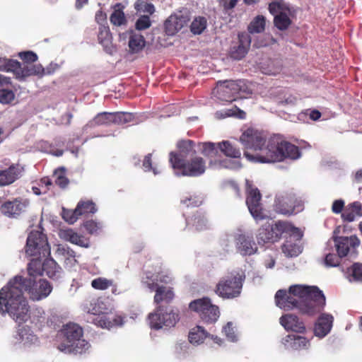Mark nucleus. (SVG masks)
<instances>
[{
	"label": "nucleus",
	"instance_id": "1",
	"mask_svg": "<svg viewBox=\"0 0 362 362\" xmlns=\"http://www.w3.org/2000/svg\"><path fill=\"white\" fill-rule=\"evenodd\" d=\"M35 276L23 279L16 276L0 291V313H8L16 322L21 323L28 318V305L23 296L27 291L33 300L47 298L52 290L49 283L42 279L36 280Z\"/></svg>",
	"mask_w": 362,
	"mask_h": 362
},
{
	"label": "nucleus",
	"instance_id": "2",
	"mask_svg": "<svg viewBox=\"0 0 362 362\" xmlns=\"http://www.w3.org/2000/svg\"><path fill=\"white\" fill-rule=\"evenodd\" d=\"M240 141L245 148L244 156L250 162L271 163L300 157L295 145L277 136L266 139L262 132L252 128L245 130Z\"/></svg>",
	"mask_w": 362,
	"mask_h": 362
},
{
	"label": "nucleus",
	"instance_id": "3",
	"mask_svg": "<svg viewBox=\"0 0 362 362\" xmlns=\"http://www.w3.org/2000/svg\"><path fill=\"white\" fill-rule=\"evenodd\" d=\"M275 301L281 309L297 308L303 314L313 315L325 306V297L317 286L297 284L290 286L288 292L278 291Z\"/></svg>",
	"mask_w": 362,
	"mask_h": 362
},
{
	"label": "nucleus",
	"instance_id": "4",
	"mask_svg": "<svg viewBox=\"0 0 362 362\" xmlns=\"http://www.w3.org/2000/svg\"><path fill=\"white\" fill-rule=\"evenodd\" d=\"M25 252L33 257L28 264V271L30 276L46 274L51 279H59L62 268L51 257L50 248L46 236L39 231H31L28 237Z\"/></svg>",
	"mask_w": 362,
	"mask_h": 362
},
{
	"label": "nucleus",
	"instance_id": "5",
	"mask_svg": "<svg viewBox=\"0 0 362 362\" xmlns=\"http://www.w3.org/2000/svg\"><path fill=\"white\" fill-rule=\"evenodd\" d=\"M178 153H170V163L177 176L197 177L206 169L205 160L196 155V144L191 140L180 141L177 144Z\"/></svg>",
	"mask_w": 362,
	"mask_h": 362
},
{
	"label": "nucleus",
	"instance_id": "6",
	"mask_svg": "<svg viewBox=\"0 0 362 362\" xmlns=\"http://www.w3.org/2000/svg\"><path fill=\"white\" fill-rule=\"evenodd\" d=\"M173 277L167 273L152 274L146 272L141 278V285L150 292H155L153 301L158 304L161 302L170 303L175 296L173 288L170 286Z\"/></svg>",
	"mask_w": 362,
	"mask_h": 362
},
{
	"label": "nucleus",
	"instance_id": "7",
	"mask_svg": "<svg viewBox=\"0 0 362 362\" xmlns=\"http://www.w3.org/2000/svg\"><path fill=\"white\" fill-rule=\"evenodd\" d=\"M83 330L75 323H68L59 332L60 340L58 349L65 354H83L90 348V344L82 339Z\"/></svg>",
	"mask_w": 362,
	"mask_h": 362
},
{
	"label": "nucleus",
	"instance_id": "8",
	"mask_svg": "<svg viewBox=\"0 0 362 362\" xmlns=\"http://www.w3.org/2000/svg\"><path fill=\"white\" fill-rule=\"evenodd\" d=\"M245 276L241 270L235 269L223 275L218 281L216 293L223 298H234L240 296Z\"/></svg>",
	"mask_w": 362,
	"mask_h": 362
},
{
	"label": "nucleus",
	"instance_id": "9",
	"mask_svg": "<svg viewBox=\"0 0 362 362\" xmlns=\"http://www.w3.org/2000/svg\"><path fill=\"white\" fill-rule=\"evenodd\" d=\"M178 321V312L169 307L158 306L148 315L149 325L155 329L174 327Z\"/></svg>",
	"mask_w": 362,
	"mask_h": 362
},
{
	"label": "nucleus",
	"instance_id": "10",
	"mask_svg": "<svg viewBox=\"0 0 362 362\" xmlns=\"http://www.w3.org/2000/svg\"><path fill=\"white\" fill-rule=\"evenodd\" d=\"M291 228V223L286 221H276L268 223L261 227L257 235V240L259 245H264L267 243H274L278 241L283 234L288 232Z\"/></svg>",
	"mask_w": 362,
	"mask_h": 362
},
{
	"label": "nucleus",
	"instance_id": "11",
	"mask_svg": "<svg viewBox=\"0 0 362 362\" xmlns=\"http://www.w3.org/2000/svg\"><path fill=\"white\" fill-rule=\"evenodd\" d=\"M0 71H12L20 80L30 76H42L45 74L42 65L22 66L19 62L8 59H0Z\"/></svg>",
	"mask_w": 362,
	"mask_h": 362
},
{
	"label": "nucleus",
	"instance_id": "12",
	"mask_svg": "<svg viewBox=\"0 0 362 362\" xmlns=\"http://www.w3.org/2000/svg\"><path fill=\"white\" fill-rule=\"evenodd\" d=\"M269 13L274 16V26L279 30H286L292 23L289 6L283 0L271 2L268 7Z\"/></svg>",
	"mask_w": 362,
	"mask_h": 362
},
{
	"label": "nucleus",
	"instance_id": "13",
	"mask_svg": "<svg viewBox=\"0 0 362 362\" xmlns=\"http://www.w3.org/2000/svg\"><path fill=\"white\" fill-rule=\"evenodd\" d=\"M189 308L197 313L206 323H214L220 316L218 308L213 305L209 298L194 300L189 303Z\"/></svg>",
	"mask_w": 362,
	"mask_h": 362
},
{
	"label": "nucleus",
	"instance_id": "14",
	"mask_svg": "<svg viewBox=\"0 0 362 362\" xmlns=\"http://www.w3.org/2000/svg\"><path fill=\"white\" fill-rule=\"evenodd\" d=\"M236 251L242 256H251L256 254L258 247L251 234L238 228L233 234Z\"/></svg>",
	"mask_w": 362,
	"mask_h": 362
},
{
	"label": "nucleus",
	"instance_id": "15",
	"mask_svg": "<svg viewBox=\"0 0 362 362\" xmlns=\"http://www.w3.org/2000/svg\"><path fill=\"white\" fill-rule=\"evenodd\" d=\"M247 199L246 204L248 209L255 220H262L265 218L261 205V195L257 188L254 187L250 181L246 180Z\"/></svg>",
	"mask_w": 362,
	"mask_h": 362
},
{
	"label": "nucleus",
	"instance_id": "16",
	"mask_svg": "<svg viewBox=\"0 0 362 362\" xmlns=\"http://www.w3.org/2000/svg\"><path fill=\"white\" fill-rule=\"evenodd\" d=\"M30 204L27 199L18 197L4 202L0 208L1 214L9 218H16L26 211Z\"/></svg>",
	"mask_w": 362,
	"mask_h": 362
},
{
	"label": "nucleus",
	"instance_id": "17",
	"mask_svg": "<svg viewBox=\"0 0 362 362\" xmlns=\"http://www.w3.org/2000/svg\"><path fill=\"white\" fill-rule=\"evenodd\" d=\"M303 209V204L300 200L294 197H281L276 201V210L284 215H292L300 212Z\"/></svg>",
	"mask_w": 362,
	"mask_h": 362
},
{
	"label": "nucleus",
	"instance_id": "18",
	"mask_svg": "<svg viewBox=\"0 0 362 362\" xmlns=\"http://www.w3.org/2000/svg\"><path fill=\"white\" fill-rule=\"evenodd\" d=\"M59 237L66 242L78 245L81 247L88 248L90 246L88 238L76 232L71 228H63L59 231Z\"/></svg>",
	"mask_w": 362,
	"mask_h": 362
},
{
	"label": "nucleus",
	"instance_id": "19",
	"mask_svg": "<svg viewBox=\"0 0 362 362\" xmlns=\"http://www.w3.org/2000/svg\"><path fill=\"white\" fill-rule=\"evenodd\" d=\"M238 45L230 49V57L235 60H240L247 54L251 44L250 36L245 33L238 34Z\"/></svg>",
	"mask_w": 362,
	"mask_h": 362
},
{
	"label": "nucleus",
	"instance_id": "20",
	"mask_svg": "<svg viewBox=\"0 0 362 362\" xmlns=\"http://www.w3.org/2000/svg\"><path fill=\"white\" fill-rule=\"evenodd\" d=\"M284 348L288 350L308 349L310 347V341L305 337L288 334L281 341Z\"/></svg>",
	"mask_w": 362,
	"mask_h": 362
},
{
	"label": "nucleus",
	"instance_id": "21",
	"mask_svg": "<svg viewBox=\"0 0 362 362\" xmlns=\"http://www.w3.org/2000/svg\"><path fill=\"white\" fill-rule=\"evenodd\" d=\"M24 168L19 164L11 165L7 169L0 170V186H6L13 183L21 177Z\"/></svg>",
	"mask_w": 362,
	"mask_h": 362
},
{
	"label": "nucleus",
	"instance_id": "22",
	"mask_svg": "<svg viewBox=\"0 0 362 362\" xmlns=\"http://www.w3.org/2000/svg\"><path fill=\"white\" fill-rule=\"evenodd\" d=\"M334 317L327 313L321 314L314 326V334L319 338L327 336L332 327Z\"/></svg>",
	"mask_w": 362,
	"mask_h": 362
},
{
	"label": "nucleus",
	"instance_id": "23",
	"mask_svg": "<svg viewBox=\"0 0 362 362\" xmlns=\"http://www.w3.org/2000/svg\"><path fill=\"white\" fill-rule=\"evenodd\" d=\"M339 256H346L349 250L359 245V240L356 236L339 237L334 240Z\"/></svg>",
	"mask_w": 362,
	"mask_h": 362
},
{
	"label": "nucleus",
	"instance_id": "24",
	"mask_svg": "<svg viewBox=\"0 0 362 362\" xmlns=\"http://www.w3.org/2000/svg\"><path fill=\"white\" fill-rule=\"evenodd\" d=\"M37 341V337L28 327L20 328L12 340L13 344H22L23 346H29L32 344H35Z\"/></svg>",
	"mask_w": 362,
	"mask_h": 362
},
{
	"label": "nucleus",
	"instance_id": "25",
	"mask_svg": "<svg viewBox=\"0 0 362 362\" xmlns=\"http://www.w3.org/2000/svg\"><path fill=\"white\" fill-rule=\"evenodd\" d=\"M189 21L187 16L183 15H171L165 22L166 33L173 35L180 30Z\"/></svg>",
	"mask_w": 362,
	"mask_h": 362
},
{
	"label": "nucleus",
	"instance_id": "26",
	"mask_svg": "<svg viewBox=\"0 0 362 362\" xmlns=\"http://www.w3.org/2000/svg\"><path fill=\"white\" fill-rule=\"evenodd\" d=\"M95 324L102 328L110 329L123 324V317L115 314L112 310L95 319Z\"/></svg>",
	"mask_w": 362,
	"mask_h": 362
},
{
	"label": "nucleus",
	"instance_id": "27",
	"mask_svg": "<svg viewBox=\"0 0 362 362\" xmlns=\"http://www.w3.org/2000/svg\"><path fill=\"white\" fill-rule=\"evenodd\" d=\"M281 325L286 329L296 332H303L305 326L298 317L292 314H286L280 318Z\"/></svg>",
	"mask_w": 362,
	"mask_h": 362
},
{
	"label": "nucleus",
	"instance_id": "28",
	"mask_svg": "<svg viewBox=\"0 0 362 362\" xmlns=\"http://www.w3.org/2000/svg\"><path fill=\"white\" fill-rule=\"evenodd\" d=\"M55 252L64 259V263L68 267H74L77 262L75 252L67 245H58Z\"/></svg>",
	"mask_w": 362,
	"mask_h": 362
},
{
	"label": "nucleus",
	"instance_id": "29",
	"mask_svg": "<svg viewBox=\"0 0 362 362\" xmlns=\"http://www.w3.org/2000/svg\"><path fill=\"white\" fill-rule=\"evenodd\" d=\"M216 88L220 90L228 89L229 90H247V87L244 80H224L216 83Z\"/></svg>",
	"mask_w": 362,
	"mask_h": 362
},
{
	"label": "nucleus",
	"instance_id": "30",
	"mask_svg": "<svg viewBox=\"0 0 362 362\" xmlns=\"http://www.w3.org/2000/svg\"><path fill=\"white\" fill-rule=\"evenodd\" d=\"M110 310H112V308L107 305V302L100 298L96 299L91 303L90 308L87 310L88 313L98 315V317L108 314V311Z\"/></svg>",
	"mask_w": 362,
	"mask_h": 362
},
{
	"label": "nucleus",
	"instance_id": "31",
	"mask_svg": "<svg viewBox=\"0 0 362 362\" xmlns=\"http://www.w3.org/2000/svg\"><path fill=\"white\" fill-rule=\"evenodd\" d=\"M209 333L201 326L192 328L189 332V341L193 345H199L208 337Z\"/></svg>",
	"mask_w": 362,
	"mask_h": 362
},
{
	"label": "nucleus",
	"instance_id": "32",
	"mask_svg": "<svg viewBox=\"0 0 362 362\" xmlns=\"http://www.w3.org/2000/svg\"><path fill=\"white\" fill-rule=\"evenodd\" d=\"M209 166L213 169H238L241 167V164L239 160H232L228 158L223 160L210 158Z\"/></svg>",
	"mask_w": 362,
	"mask_h": 362
},
{
	"label": "nucleus",
	"instance_id": "33",
	"mask_svg": "<svg viewBox=\"0 0 362 362\" xmlns=\"http://www.w3.org/2000/svg\"><path fill=\"white\" fill-rule=\"evenodd\" d=\"M114 11L110 15V21L112 24L116 26H120L126 23L127 20L125 18L123 10L124 6L121 3H117L114 6Z\"/></svg>",
	"mask_w": 362,
	"mask_h": 362
},
{
	"label": "nucleus",
	"instance_id": "34",
	"mask_svg": "<svg viewBox=\"0 0 362 362\" xmlns=\"http://www.w3.org/2000/svg\"><path fill=\"white\" fill-rule=\"evenodd\" d=\"M217 147L227 157L239 158L241 152L239 148H235L229 141H223L217 144Z\"/></svg>",
	"mask_w": 362,
	"mask_h": 362
},
{
	"label": "nucleus",
	"instance_id": "35",
	"mask_svg": "<svg viewBox=\"0 0 362 362\" xmlns=\"http://www.w3.org/2000/svg\"><path fill=\"white\" fill-rule=\"evenodd\" d=\"M361 204L358 202H354L344 211L341 217L344 220L351 222L354 221L356 217L361 216Z\"/></svg>",
	"mask_w": 362,
	"mask_h": 362
},
{
	"label": "nucleus",
	"instance_id": "36",
	"mask_svg": "<svg viewBox=\"0 0 362 362\" xmlns=\"http://www.w3.org/2000/svg\"><path fill=\"white\" fill-rule=\"evenodd\" d=\"M113 124L112 112H101L98 114L93 120L90 121L88 126L94 127L99 125H110Z\"/></svg>",
	"mask_w": 362,
	"mask_h": 362
},
{
	"label": "nucleus",
	"instance_id": "37",
	"mask_svg": "<svg viewBox=\"0 0 362 362\" xmlns=\"http://www.w3.org/2000/svg\"><path fill=\"white\" fill-rule=\"evenodd\" d=\"M146 41L143 35H132L129 40V47L132 53H138L145 46Z\"/></svg>",
	"mask_w": 362,
	"mask_h": 362
},
{
	"label": "nucleus",
	"instance_id": "38",
	"mask_svg": "<svg viewBox=\"0 0 362 362\" xmlns=\"http://www.w3.org/2000/svg\"><path fill=\"white\" fill-rule=\"evenodd\" d=\"M266 18L261 15L256 16L249 24L247 30L250 33H260L265 29Z\"/></svg>",
	"mask_w": 362,
	"mask_h": 362
},
{
	"label": "nucleus",
	"instance_id": "39",
	"mask_svg": "<svg viewBox=\"0 0 362 362\" xmlns=\"http://www.w3.org/2000/svg\"><path fill=\"white\" fill-rule=\"evenodd\" d=\"M346 278L350 281H362V266L356 263L347 269Z\"/></svg>",
	"mask_w": 362,
	"mask_h": 362
},
{
	"label": "nucleus",
	"instance_id": "40",
	"mask_svg": "<svg viewBox=\"0 0 362 362\" xmlns=\"http://www.w3.org/2000/svg\"><path fill=\"white\" fill-rule=\"evenodd\" d=\"M216 146H217V144L212 142H200L196 144V151L199 150L206 157H212L217 153Z\"/></svg>",
	"mask_w": 362,
	"mask_h": 362
},
{
	"label": "nucleus",
	"instance_id": "41",
	"mask_svg": "<svg viewBox=\"0 0 362 362\" xmlns=\"http://www.w3.org/2000/svg\"><path fill=\"white\" fill-rule=\"evenodd\" d=\"M207 20L205 17H196L190 25V30L194 35H200L206 28Z\"/></svg>",
	"mask_w": 362,
	"mask_h": 362
},
{
	"label": "nucleus",
	"instance_id": "42",
	"mask_svg": "<svg viewBox=\"0 0 362 362\" xmlns=\"http://www.w3.org/2000/svg\"><path fill=\"white\" fill-rule=\"evenodd\" d=\"M134 115L130 112H112L113 124H124L134 122Z\"/></svg>",
	"mask_w": 362,
	"mask_h": 362
},
{
	"label": "nucleus",
	"instance_id": "43",
	"mask_svg": "<svg viewBox=\"0 0 362 362\" xmlns=\"http://www.w3.org/2000/svg\"><path fill=\"white\" fill-rule=\"evenodd\" d=\"M282 251L286 256L293 257H296L301 253L302 249L300 245L296 243H292L290 241H286L283 247Z\"/></svg>",
	"mask_w": 362,
	"mask_h": 362
},
{
	"label": "nucleus",
	"instance_id": "44",
	"mask_svg": "<svg viewBox=\"0 0 362 362\" xmlns=\"http://www.w3.org/2000/svg\"><path fill=\"white\" fill-rule=\"evenodd\" d=\"M113 280L105 277H98L91 281V286L95 290H107L113 285Z\"/></svg>",
	"mask_w": 362,
	"mask_h": 362
},
{
	"label": "nucleus",
	"instance_id": "45",
	"mask_svg": "<svg viewBox=\"0 0 362 362\" xmlns=\"http://www.w3.org/2000/svg\"><path fill=\"white\" fill-rule=\"evenodd\" d=\"M81 206L82 204H78L74 211L63 209L62 215L64 220L69 224L74 223L79 217L78 213Z\"/></svg>",
	"mask_w": 362,
	"mask_h": 362
},
{
	"label": "nucleus",
	"instance_id": "46",
	"mask_svg": "<svg viewBox=\"0 0 362 362\" xmlns=\"http://www.w3.org/2000/svg\"><path fill=\"white\" fill-rule=\"evenodd\" d=\"M187 223H192L198 230H204L208 226L207 218L202 214H196L190 221L187 220Z\"/></svg>",
	"mask_w": 362,
	"mask_h": 362
},
{
	"label": "nucleus",
	"instance_id": "47",
	"mask_svg": "<svg viewBox=\"0 0 362 362\" xmlns=\"http://www.w3.org/2000/svg\"><path fill=\"white\" fill-rule=\"evenodd\" d=\"M18 56L24 63L23 64H22V66H35L38 65L33 64V63L35 62L37 60V56L35 52L32 51H25L20 52L18 54Z\"/></svg>",
	"mask_w": 362,
	"mask_h": 362
},
{
	"label": "nucleus",
	"instance_id": "48",
	"mask_svg": "<svg viewBox=\"0 0 362 362\" xmlns=\"http://www.w3.org/2000/svg\"><path fill=\"white\" fill-rule=\"evenodd\" d=\"M134 8L138 12H143L152 15L155 11L153 4L144 0H137L134 4Z\"/></svg>",
	"mask_w": 362,
	"mask_h": 362
},
{
	"label": "nucleus",
	"instance_id": "49",
	"mask_svg": "<svg viewBox=\"0 0 362 362\" xmlns=\"http://www.w3.org/2000/svg\"><path fill=\"white\" fill-rule=\"evenodd\" d=\"M245 113L238 109H227L216 112V117L218 119L226 118L227 117L237 116L239 118H244Z\"/></svg>",
	"mask_w": 362,
	"mask_h": 362
},
{
	"label": "nucleus",
	"instance_id": "50",
	"mask_svg": "<svg viewBox=\"0 0 362 362\" xmlns=\"http://www.w3.org/2000/svg\"><path fill=\"white\" fill-rule=\"evenodd\" d=\"M223 332L228 341L232 342L237 341L238 334L236 333L235 327L233 326L232 322H228L226 325L223 327Z\"/></svg>",
	"mask_w": 362,
	"mask_h": 362
},
{
	"label": "nucleus",
	"instance_id": "51",
	"mask_svg": "<svg viewBox=\"0 0 362 362\" xmlns=\"http://www.w3.org/2000/svg\"><path fill=\"white\" fill-rule=\"evenodd\" d=\"M143 168L145 171H152L155 175L160 173L161 170L158 165L153 166L151 160V154L149 153L145 156L143 160Z\"/></svg>",
	"mask_w": 362,
	"mask_h": 362
},
{
	"label": "nucleus",
	"instance_id": "52",
	"mask_svg": "<svg viewBox=\"0 0 362 362\" xmlns=\"http://www.w3.org/2000/svg\"><path fill=\"white\" fill-rule=\"evenodd\" d=\"M55 182L61 187H65L68 184V179L65 176L64 168H61L54 171Z\"/></svg>",
	"mask_w": 362,
	"mask_h": 362
},
{
	"label": "nucleus",
	"instance_id": "53",
	"mask_svg": "<svg viewBox=\"0 0 362 362\" xmlns=\"http://www.w3.org/2000/svg\"><path fill=\"white\" fill-rule=\"evenodd\" d=\"M78 204H82L78 213L79 216L88 213L94 214L97 211L95 204L91 201H81Z\"/></svg>",
	"mask_w": 362,
	"mask_h": 362
},
{
	"label": "nucleus",
	"instance_id": "54",
	"mask_svg": "<svg viewBox=\"0 0 362 362\" xmlns=\"http://www.w3.org/2000/svg\"><path fill=\"white\" fill-rule=\"evenodd\" d=\"M151 22L148 16H142L136 22L135 28L138 30H144L148 28Z\"/></svg>",
	"mask_w": 362,
	"mask_h": 362
},
{
	"label": "nucleus",
	"instance_id": "55",
	"mask_svg": "<svg viewBox=\"0 0 362 362\" xmlns=\"http://www.w3.org/2000/svg\"><path fill=\"white\" fill-rule=\"evenodd\" d=\"M84 227L90 234L97 233L103 227V225L100 222H95L94 221H88L84 223Z\"/></svg>",
	"mask_w": 362,
	"mask_h": 362
},
{
	"label": "nucleus",
	"instance_id": "56",
	"mask_svg": "<svg viewBox=\"0 0 362 362\" xmlns=\"http://www.w3.org/2000/svg\"><path fill=\"white\" fill-rule=\"evenodd\" d=\"M110 37V32L109 27L105 25H102L99 28V33H98V40L100 43H104L105 40H109Z\"/></svg>",
	"mask_w": 362,
	"mask_h": 362
},
{
	"label": "nucleus",
	"instance_id": "57",
	"mask_svg": "<svg viewBox=\"0 0 362 362\" xmlns=\"http://www.w3.org/2000/svg\"><path fill=\"white\" fill-rule=\"evenodd\" d=\"M16 101L14 92H0V103L2 104H12Z\"/></svg>",
	"mask_w": 362,
	"mask_h": 362
},
{
	"label": "nucleus",
	"instance_id": "58",
	"mask_svg": "<svg viewBox=\"0 0 362 362\" xmlns=\"http://www.w3.org/2000/svg\"><path fill=\"white\" fill-rule=\"evenodd\" d=\"M340 256L329 253L326 255L325 263L328 267H337L339 264Z\"/></svg>",
	"mask_w": 362,
	"mask_h": 362
},
{
	"label": "nucleus",
	"instance_id": "59",
	"mask_svg": "<svg viewBox=\"0 0 362 362\" xmlns=\"http://www.w3.org/2000/svg\"><path fill=\"white\" fill-rule=\"evenodd\" d=\"M216 97L220 100L226 103H230L235 100V97L232 92H216Z\"/></svg>",
	"mask_w": 362,
	"mask_h": 362
},
{
	"label": "nucleus",
	"instance_id": "60",
	"mask_svg": "<svg viewBox=\"0 0 362 362\" xmlns=\"http://www.w3.org/2000/svg\"><path fill=\"white\" fill-rule=\"evenodd\" d=\"M238 0H219V5L224 11H228L234 8Z\"/></svg>",
	"mask_w": 362,
	"mask_h": 362
},
{
	"label": "nucleus",
	"instance_id": "61",
	"mask_svg": "<svg viewBox=\"0 0 362 362\" xmlns=\"http://www.w3.org/2000/svg\"><path fill=\"white\" fill-rule=\"evenodd\" d=\"M183 204L187 206H197L202 203V199L200 197L195 196L194 197H190L189 198L182 200Z\"/></svg>",
	"mask_w": 362,
	"mask_h": 362
},
{
	"label": "nucleus",
	"instance_id": "62",
	"mask_svg": "<svg viewBox=\"0 0 362 362\" xmlns=\"http://www.w3.org/2000/svg\"><path fill=\"white\" fill-rule=\"evenodd\" d=\"M287 233L289 234L291 237H293L295 240H300L303 236L301 230L299 228L293 226L291 224V228L288 229Z\"/></svg>",
	"mask_w": 362,
	"mask_h": 362
},
{
	"label": "nucleus",
	"instance_id": "63",
	"mask_svg": "<svg viewBox=\"0 0 362 362\" xmlns=\"http://www.w3.org/2000/svg\"><path fill=\"white\" fill-rule=\"evenodd\" d=\"M95 21L100 25L107 24V15L102 10H99L95 13Z\"/></svg>",
	"mask_w": 362,
	"mask_h": 362
},
{
	"label": "nucleus",
	"instance_id": "64",
	"mask_svg": "<svg viewBox=\"0 0 362 362\" xmlns=\"http://www.w3.org/2000/svg\"><path fill=\"white\" fill-rule=\"evenodd\" d=\"M344 206V202L341 199L335 200L333 202L332 206V211L335 214H339L341 212Z\"/></svg>",
	"mask_w": 362,
	"mask_h": 362
}]
</instances>
